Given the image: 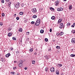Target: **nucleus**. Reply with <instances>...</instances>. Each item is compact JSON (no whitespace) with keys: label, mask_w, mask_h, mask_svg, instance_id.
I'll return each mask as SVG.
<instances>
[{"label":"nucleus","mask_w":75,"mask_h":75,"mask_svg":"<svg viewBox=\"0 0 75 75\" xmlns=\"http://www.w3.org/2000/svg\"><path fill=\"white\" fill-rule=\"evenodd\" d=\"M38 21H39L38 20H37V21L36 23L35 24V25H37V26H38V25H39L40 24V22Z\"/></svg>","instance_id":"1"},{"label":"nucleus","mask_w":75,"mask_h":75,"mask_svg":"<svg viewBox=\"0 0 75 75\" xmlns=\"http://www.w3.org/2000/svg\"><path fill=\"white\" fill-rule=\"evenodd\" d=\"M15 7L17 8H18L20 7V3L18 2L15 6Z\"/></svg>","instance_id":"2"},{"label":"nucleus","mask_w":75,"mask_h":75,"mask_svg":"<svg viewBox=\"0 0 75 75\" xmlns=\"http://www.w3.org/2000/svg\"><path fill=\"white\" fill-rule=\"evenodd\" d=\"M57 10L58 11H62L63 10V8H58L57 9Z\"/></svg>","instance_id":"3"},{"label":"nucleus","mask_w":75,"mask_h":75,"mask_svg":"<svg viewBox=\"0 0 75 75\" xmlns=\"http://www.w3.org/2000/svg\"><path fill=\"white\" fill-rule=\"evenodd\" d=\"M32 12L33 13H36L37 12V9L35 8H33L32 10Z\"/></svg>","instance_id":"4"},{"label":"nucleus","mask_w":75,"mask_h":75,"mask_svg":"<svg viewBox=\"0 0 75 75\" xmlns=\"http://www.w3.org/2000/svg\"><path fill=\"white\" fill-rule=\"evenodd\" d=\"M59 1H57L55 2V6H58L59 4Z\"/></svg>","instance_id":"5"},{"label":"nucleus","mask_w":75,"mask_h":75,"mask_svg":"<svg viewBox=\"0 0 75 75\" xmlns=\"http://www.w3.org/2000/svg\"><path fill=\"white\" fill-rule=\"evenodd\" d=\"M71 42L73 43V44H75V38H73L71 39Z\"/></svg>","instance_id":"6"},{"label":"nucleus","mask_w":75,"mask_h":75,"mask_svg":"<svg viewBox=\"0 0 75 75\" xmlns=\"http://www.w3.org/2000/svg\"><path fill=\"white\" fill-rule=\"evenodd\" d=\"M10 56H11V54H10V53H8L5 55V57H7V58H8V57H9Z\"/></svg>","instance_id":"7"},{"label":"nucleus","mask_w":75,"mask_h":75,"mask_svg":"<svg viewBox=\"0 0 75 75\" xmlns=\"http://www.w3.org/2000/svg\"><path fill=\"white\" fill-rule=\"evenodd\" d=\"M50 71L52 72H54V68L52 67L51 68H50Z\"/></svg>","instance_id":"8"},{"label":"nucleus","mask_w":75,"mask_h":75,"mask_svg":"<svg viewBox=\"0 0 75 75\" xmlns=\"http://www.w3.org/2000/svg\"><path fill=\"white\" fill-rule=\"evenodd\" d=\"M45 57L46 59H50V57L48 56H45Z\"/></svg>","instance_id":"9"},{"label":"nucleus","mask_w":75,"mask_h":75,"mask_svg":"<svg viewBox=\"0 0 75 75\" xmlns=\"http://www.w3.org/2000/svg\"><path fill=\"white\" fill-rule=\"evenodd\" d=\"M57 66L59 67H61L62 66V65L61 64H58Z\"/></svg>","instance_id":"10"},{"label":"nucleus","mask_w":75,"mask_h":75,"mask_svg":"<svg viewBox=\"0 0 75 75\" xmlns=\"http://www.w3.org/2000/svg\"><path fill=\"white\" fill-rule=\"evenodd\" d=\"M19 67H21V66H23V64L20 63L18 65Z\"/></svg>","instance_id":"11"},{"label":"nucleus","mask_w":75,"mask_h":75,"mask_svg":"<svg viewBox=\"0 0 75 75\" xmlns=\"http://www.w3.org/2000/svg\"><path fill=\"white\" fill-rule=\"evenodd\" d=\"M72 5H70L69 6V9L70 10H72Z\"/></svg>","instance_id":"12"},{"label":"nucleus","mask_w":75,"mask_h":75,"mask_svg":"<svg viewBox=\"0 0 75 75\" xmlns=\"http://www.w3.org/2000/svg\"><path fill=\"white\" fill-rule=\"evenodd\" d=\"M50 9L51 11H54V8H53L50 7Z\"/></svg>","instance_id":"13"},{"label":"nucleus","mask_w":75,"mask_h":75,"mask_svg":"<svg viewBox=\"0 0 75 75\" xmlns=\"http://www.w3.org/2000/svg\"><path fill=\"white\" fill-rule=\"evenodd\" d=\"M11 35H12V34H11V33H9L8 35V37H11Z\"/></svg>","instance_id":"14"},{"label":"nucleus","mask_w":75,"mask_h":75,"mask_svg":"<svg viewBox=\"0 0 75 75\" xmlns=\"http://www.w3.org/2000/svg\"><path fill=\"white\" fill-rule=\"evenodd\" d=\"M44 30H40V33L42 34V33H44Z\"/></svg>","instance_id":"15"},{"label":"nucleus","mask_w":75,"mask_h":75,"mask_svg":"<svg viewBox=\"0 0 75 75\" xmlns=\"http://www.w3.org/2000/svg\"><path fill=\"white\" fill-rule=\"evenodd\" d=\"M32 64H35V61L34 60H32Z\"/></svg>","instance_id":"16"},{"label":"nucleus","mask_w":75,"mask_h":75,"mask_svg":"<svg viewBox=\"0 0 75 75\" xmlns=\"http://www.w3.org/2000/svg\"><path fill=\"white\" fill-rule=\"evenodd\" d=\"M33 48H31L29 49V51H30V52H33Z\"/></svg>","instance_id":"17"},{"label":"nucleus","mask_w":75,"mask_h":75,"mask_svg":"<svg viewBox=\"0 0 75 75\" xmlns=\"http://www.w3.org/2000/svg\"><path fill=\"white\" fill-rule=\"evenodd\" d=\"M33 18H37V16L35 15H34L33 16Z\"/></svg>","instance_id":"18"},{"label":"nucleus","mask_w":75,"mask_h":75,"mask_svg":"<svg viewBox=\"0 0 75 75\" xmlns=\"http://www.w3.org/2000/svg\"><path fill=\"white\" fill-rule=\"evenodd\" d=\"M51 18L52 19V20H54V19H55V16H52V17Z\"/></svg>","instance_id":"19"},{"label":"nucleus","mask_w":75,"mask_h":75,"mask_svg":"<svg viewBox=\"0 0 75 75\" xmlns=\"http://www.w3.org/2000/svg\"><path fill=\"white\" fill-rule=\"evenodd\" d=\"M62 21V18H61L58 21L60 23H61V21Z\"/></svg>","instance_id":"20"},{"label":"nucleus","mask_w":75,"mask_h":75,"mask_svg":"<svg viewBox=\"0 0 75 75\" xmlns=\"http://www.w3.org/2000/svg\"><path fill=\"white\" fill-rule=\"evenodd\" d=\"M64 34V33L63 32H61L59 33L60 35H62Z\"/></svg>","instance_id":"21"},{"label":"nucleus","mask_w":75,"mask_h":75,"mask_svg":"<svg viewBox=\"0 0 75 75\" xmlns=\"http://www.w3.org/2000/svg\"><path fill=\"white\" fill-rule=\"evenodd\" d=\"M48 71V69L47 67H46L45 68V71H46V72H47Z\"/></svg>","instance_id":"22"},{"label":"nucleus","mask_w":75,"mask_h":75,"mask_svg":"<svg viewBox=\"0 0 75 75\" xmlns=\"http://www.w3.org/2000/svg\"><path fill=\"white\" fill-rule=\"evenodd\" d=\"M71 57H75V54H71L70 55Z\"/></svg>","instance_id":"23"},{"label":"nucleus","mask_w":75,"mask_h":75,"mask_svg":"<svg viewBox=\"0 0 75 75\" xmlns=\"http://www.w3.org/2000/svg\"><path fill=\"white\" fill-rule=\"evenodd\" d=\"M19 31L20 32H22L23 31V29L21 28L19 29Z\"/></svg>","instance_id":"24"},{"label":"nucleus","mask_w":75,"mask_h":75,"mask_svg":"<svg viewBox=\"0 0 75 75\" xmlns=\"http://www.w3.org/2000/svg\"><path fill=\"white\" fill-rule=\"evenodd\" d=\"M20 63L21 64H23V60H20Z\"/></svg>","instance_id":"25"},{"label":"nucleus","mask_w":75,"mask_h":75,"mask_svg":"<svg viewBox=\"0 0 75 75\" xmlns=\"http://www.w3.org/2000/svg\"><path fill=\"white\" fill-rule=\"evenodd\" d=\"M56 48L57 49H58V50H59V49H60V47L59 46H57L56 47Z\"/></svg>","instance_id":"26"},{"label":"nucleus","mask_w":75,"mask_h":75,"mask_svg":"<svg viewBox=\"0 0 75 75\" xmlns=\"http://www.w3.org/2000/svg\"><path fill=\"white\" fill-rule=\"evenodd\" d=\"M56 74L57 75H59V71H56Z\"/></svg>","instance_id":"27"},{"label":"nucleus","mask_w":75,"mask_h":75,"mask_svg":"<svg viewBox=\"0 0 75 75\" xmlns=\"http://www.w3.org/2000/svg\"><path fill=\"white\" fill-rule=\"evenodd\" d=\"M67 25L68 26H69L71 25V23H68L67 24Z\"/></svg>","instance_id":"28"},{"label":"nucleus","mask_w":75,"mask_h":75,"mask_svg":"<svg viewBox=\"0 0 75 75\" xmlns=\"http://www.w3.org/2000/svg\"><path fill=\"white\" fill-rule=\"evenodd\" d=\"M19 14H20V15H23V12H21L19 13Z\"/></svg>","instance_id":"29"},{"label":"nucleus","mask_w":75,"mask_h":75,"mask_svg":"<svg viewBox=\"0 0 75 75\" xmlns=\"http://www.w3.org/2000/svg\"><path fill=\"white\" fill-rule=\"evenodd\" d=\"M48 40L47 38H45V41H46V42H47V41H48Z\"/></svg>","instance_id":"30"},{"label":"nucleus","mask_w":75,"mask_h":75,"mask_svg":"<svg viewBox=\"0 0 75 75\" xmlns=\"http://www.w3.org/2000/svg\"><path fill=\"white\" fill-rule=\"evenodd\" d=\"M12 39L13 40H16V38L15 37H13Z\"/></svg>","instance_id":"31"},{"label":"nucleus","mask_w":75,"mask_h":75,"mask_svg":"<svg viewBox=\"0 0 75 75\" xmlns=\"http://www.w3.org/2000/svg\"><path fill=\"white\" fill-rule=\"evenodd\" d=\"M14 73H15L14 72H11V74H14Z\"/></svg>","instance_id":"32"},{"label":"nucleus","mask_w":75,"mask_h":75,"mask_svg":"<svg viewBox=\"0 0 75 75\" xmlns=\"http://www.w3.org/2000/svg\"><path fill=\"white\" fill-rule=\"evenodd\" d=\"M1 15L2 16V17H4V16L5 15H4V13H2Z\"/></svg>","instance_id":"33"},{"label":"nucleus","mask_w":75,"mask_h":75,"mask_svg":"<svg viewBox=\"0 0 75 75\" xmlns=\"http://www.w3.org/2000/svg\"><path fill=\"white\" fill-rule=\"evenodd\" d=\"M1 2L2 3H4V0H2L1 1Z\"/></svg>","instance_id":"34"},{"label":"nucleus","mask_w":75,"mask_h":75,"mask_svg":"<svg viewBox=\"0 0 75 75\" xmlns=\"http://www.w3.org/2000/svg\"><path fill=\"white\" fill-rule=\"evenodd\" d=\"M60 25H61V26H62V25H63V23H60Z\"/></svg>","instance_id":"35"},{"label":"nucleus","mask_w":75,"mask_h":75,"mask_svg":"<svg viewBox=\"0 0 75 75\" xmlns=\"http://www.w3.org/2000/svg\"><path fill=\"white\" fill-rule=\"evenodd\" d=\"M16 19L17 20H18L20 19V18H19L18 17H17Z\"/></svg>","instance_id":"36"},{"label":"nucleus","mask_w":75,"mask_h":75,"mask_svg":"<svg viewBox=\"0 0 75 75\" xmlns=\"http://www.w3.org/2000/svg\"><path fill=\"white\" fill-rule=\"evenodd\" d=\"M29 34H30V32H26L27 35H29Z\"/></svg>","instance_id":"37"},{"label":"nucleus","mask_w":75,"mask_h":75,"mask_svg":"<svg viewBox=\"0 0 75 75\" xmlns=\"http://www.w3.org/2000/svg\"><path fill=\"white\" fill-rule=\"evenodd\" d=\"M21 6L22 7H24V4H23V3H22L21 4Z\"/></svg>","instance_id":"38"},{"label":"nucleus","mask_w":75,"mask_h":75,"mask_svg":"<svg viewBox=\"0 0 75 75\" xmlns=\"http://www.w3.org/2000/svg\"><path fill=\"white\" fill-rule=\"evenodd\" d=\"M37 20H39V22L40 23V21H41V19H39V18H38Z\"/></svg>","instance_id":"39"},{"label":"nucleus","mask_w":75,"mask_h":75,"mask_svg":"<svg viewBox=\"0 0 75 75\" xmlns=\"http://www.w3.org/2000/svg\"><path fill=\"white\" fill-rule=\"evenodd\" d=\"M35 23V22H34V21H32L31 22V23L32 24H34V23Z\"/></svg>","instance_id":"40"},{"label":"nucleus","mask_w":75,"mask_h":75,"mask_svg":"<svg viewBox=\"0 0 75 75\" xmlns=\"http://www.w3.org/2000/svg\"><path fill=\"white\" fill-rule=\"evenodd\" d=\"M0 25H3V23L2 22L0 23Z\"/></svg>","instance_id":"41"},{"label":"nucleus","mask_w":75,"mask_h":75,"mask_svg":"<svg viewBox=\"0 0 75 75\" xmlns=\"http://www.w3.org/2000/svg\"><path fill=\"white\" fill-rule=\"evenodd\" d=\"M57 35V36L59 35V33H57L56 34Z\"/></svg>","instance_id":"42"},{"label":"nucleus","mask_w":75,"mask_h":75,"mask_svg":"<svg viewBox=\"0 0 75 75\" xmlns=\"http://www.w3.org/2000/svg\"><path fill=\"white\" fill-rule=\"evenodd\" d=\"M50 32H52V29H51V28H50Z\"/></svg>","instance_id":"43"},{"label":"nucleus","mask_w":75,"mask_h":75,"mask_svg":"<svg viewBox=\"0 0 75 75\" xmlns=\"http://www.w3.org/2000/svg\"><path fill=\"white\" fill-rule=\"evenodd\" d=\"M27 20H25L24 21L25 23H27Z\"/></svg>","instance_id":"44"},{"label":"nucleus","mask_w":75,"mask_h":75,"mask_svg":"<svg viewBox=\"0 0 75 75\" xmlns=\"http://www.w3.org/2000/svg\"><path fill=\"white\" fill-rule=\"evenodd\" d=\"M30 39V38H28V39H27L26 40V41H29V39Z\"/></svg>","instance_id":"45"},{"label":"nucleus","mask_w":75,"mask_h":75,"mask_svg":"<svg viewBox=\"0 0 75 75\" xmlns=\"http://www.w3.org/2000/svg\"><path fill=\"white\" fill-rule=\"evenodd\" d=\"M74 27H75V26H74V25H71V27H73V28H74Z\"/></svg>","instance_id":"46"},{"label":"nucleus","mask_w":75,"mask_h":75,"mask_svg":"<svg viewBox=\"0 0 75 75\" xmlns=\"http://www.w3.org/2000/svg\"><path fill=\"white\" fill-rule=\"evenodd\" d=\"M28 68L27 67H25V68H24V69H25V70H26V69H28Z\"/></svg>","instance_id":"47"},{"label":"nucleus","mask_w":75,"mask_h":75,"mask_svg":"<svg viewBox=\"0 0 75 75\" xmlns=\"http://www.w3.org/2000/svg\"><path fill=\"white\" fill-rule=\"evenodd\" d=\"M37 53L36 52H35L34 54V55H37Z\"/></svg>","instance_id":"48"},{"label":"nucleus","mask_w":75,"mask_h":75,"mask_svg":"<svg viewBox=\"0 0 75 75\" xmlns=\"http://www.w3.org/2000/svg\"><path fill=\"white\" fill-rule=\"evenodd\" d=\"M62 28L63 27V28H64V27H65V26H64V25H62Z\"/></svg>","instance_id":"49"},{"label":"nucleus","mask_w":75,"mask_h":75,"mask_svg":"<svg viewBox=\"0 0 75 75\" xmlns=\"http://www.w3.org/2000/svg\"><path fill=\"white\" fill-rule=\"evenodd\" d=\"M60 28H62V26H60L59 27Z\"/></svg>","instance_id":"50"},{"label":"nucleus","mask_w":75,"mask_h":75,"mask_svg":"<svg viewBox=\"0 0 75 75\" xmlns=\"http://www.w3.org/2000/svg\"><path fill=\"white\" fill-rule=\"evenodd\" d=\"M73 34H74V33H75V31H73Z\"/></svg>","instance_id":"51"},{"label":"nucleus","mask_w":75,"mask_h":75,"mask_svg":"<svg viewBox=\"0 0 75 75\" xmlns=\"http://www.w3.org/2000/svg\"><path fill=\"white\" fill-rule=\"evenodd\" d=\"M9 0H6V1L7 2H9Z\"/></svg>","instance_id":"52"},{"label":"nucleus","mask_w":75,"mask_h":75,"mask_svg":"<svg viewBox=\"0 0 75 75\" xmlns=\"http://www.w3.org/2000/svg\"><path fill=\"white\" fill-rule=\"evenodd\" d=\"M11 4V3H10V4H8V6H9V7H10V5Z\"/></svg>","instance_id":"53"},{"label":"nucleus","mask_w":75,"mask_h":75,"mask_svg":"<svg viewBox=\"0 0 75 75\" xmlns=\"http://www.w3.org/2000/svg\"><path fill=\"white\" fill-rule=\"evenodd\" d=\"M13 69H16V67H13Z\"/></svg>","instance_id":"54"},{"label":"nucleus","mask_w":75,"mask_h":75,"mask_svg":"<svg viewBox=\"0 0 75 75\" xmlns=\"http://www.w3.org/2000/svg\"><path fill=\"white\" fill-rule=\"evenodd\" d=\"M51 49H49L48 50V51H51Z\"/></svg>","instance_id":"55"},{"label":"nucleus","mask_w":75,"mask_h":75,"mask_svg":"<svg viewBox=\"0 0 75 75\" xmlns=\"http://www.w3.org/2000/svg\"><path fill=\"white\" fill-rule=\"evenodd\" d=\"M11 50H13V48H11Z\"/></svg>","instance_id":"56"},{"label":"nucleus","mask_w":75,"mask_h":75,"mask_svg":"<svg viewBox=\"0 0 75 75\" xmlns=\"http://www.w3.org/2000/svg\"><path fill=\"white\" fill-rule=\"evenodd\" d=\"M14 16H16V14H14Z\"/></svg>","instance_id":"57"},{"label":"nucleus","mask_w":75,"mask_h":75,"mask_svg":"<svg viewBox=\"0 0 75 75\" xmlns=\"http://www.w3.org/2000/svg\"><path fill=\"white\" fill-rule=\"evenodd\" d=\"M11 29H9V31H11Z\"/></svg>","instance_id":"58"},{"label":"nucleus","mask_w":75,"mask_h":75,"mask_svg":"<svg viewBox=\"0 0 75 75\" xmlns=\"http://www.w3.org/2000/svg\"><path fill=\"white\" fill-rule=\"evenodd\" d=\"M73 25H75V23H73Z\"/></svg>","instance_id":"59"},{"label":"nucleus","mask_w":75,"mask_h":75,"mask_svg":"<svg viewBox=\"0 0 75 75\" xmlns=\"http://www.w3.org/2000/svg\"><path fill=\"white\" fill-rule=\"evenodd\" d=\"M1 61L2 62H3V60H1Z\"/></svg>","instance_id":"60"},{"label":"nucleus","mask_w":75,"mask_h":75,"mask_svg":"<svg viewBox=\"0 0 75 75\" xmlns=\"http://www.w3.org/2000/svg\"><path fill=\"white\" fill-rule=\"evenodd\" d=\"M17 75H20V74H17Z\"/></svg>","instance_id":"61"},{"label":"nucleus","mask_w":75,"mask_h":75,"mask_svg":"<svg viewBox=\"0 0 75 75\" xmlns=\"http://www.w3.org/2000/svg\"><path fill=\"white\" fill-rule=\"evenodd\" d=\"M64 1H67V0H64Z\"/></svg>","instance_id":"62"},{"label":"nucleus","mask_w":75,"mask_h":75,"mask_svg":"<svg viewBox=\"0 0 75 75\" xmlns=\"http://www.w3.org/2000/svg\"><path fill=\"white\" fill-rule=\"evenodd\" d=\"M14 62H15V63H16V61H14Z\"/></svg>","instance_id":"63"},{"label":"nucleus","mask_w":75,"mask_h":75,"mask_svg":"<svg viewBox=\"0 0 75 75\" xmlns=\"http://www.w3.org/2000/svg\"><path fill=\"white\" fill-rule=\"evenodd\" d=\"M65 68H64V69H63V70H64H64H65Z\"/></svg>","instance_id":"64"}]
</instances>
